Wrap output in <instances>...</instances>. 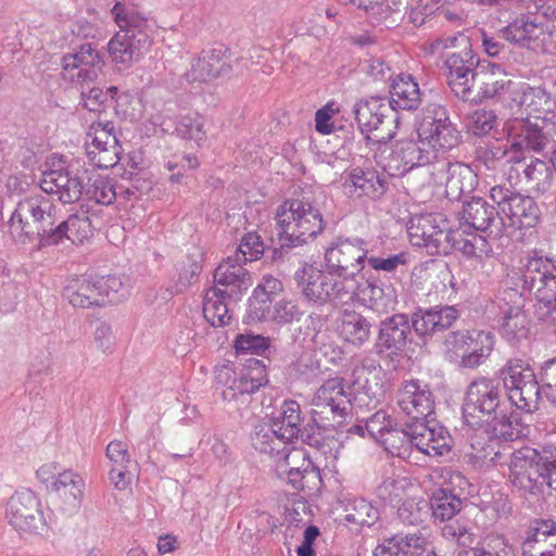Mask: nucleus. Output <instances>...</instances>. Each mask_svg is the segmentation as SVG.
Returning <instances> with one entry per match:
<instances>
[{"mask_svg":"<svg viewBox=\"0 0 556 556\" xmlns=\"http://www.w3.org/2000/svg\"><path fill=\"white\" fill-rule=\"evenodd\" d=\"M59 212L47 195L25 197L10 216L9 232L13 240L23 244L37 241V249L60 244L64 239L81 244L92 235L91 220L85 213L61 219Z\"/></svg>","mask_w":556,"mask_h":556,"instance_id":"nucleus-1","label":"nucleus"},{"mask_svg":"<svg viewBox=\"0 0 556 556\" xmlns=\"http://www.w3.org/2000/svg\"><path fill=\"white\" fill-rule=\"evenodd\" d=\"M119 27L108 43L112 62L121 68H129L139 61L152 43L149 20L132 5L117 1L111 10Z\"/></svg>","mask_w":556,"mask_h":556,"instance_id":"nucleus-2","label":"nucleus"},{"mask_svg":"<svg viewBox=\"0 0 556 556\" xmlns=\"http://www.w3.org/2000/svg\"><path fill=\"white\" fill-rule=\"evenodd\" d=\"M281 248H294L314 240L325 229L320 208L312 191H302L285 201L275 216Z\"/></svg>","mask_w":556,"mask_h":556,"instance_id":"nucleus-3","label":"nucleus"},{"mask_svg":"<svg viewBox=\"0 0 556 556\" xmlns=\"http://www.w3.org/2000/svg\"><path fill=\"white\" fill-rule=\"evenodd\" d=\"M508 465V480L522 496L547 498L552 493L555 459L538 450L522 446L515 450Z\"/></svg>","mask_w":556,"mask_h":556,"instance_id":"nucleus-4","label":"nucleus"},{"mask_svg":"<svg viewBox=\"0 0 556 556\" xmlns=\"http://www.w3.org/2000/svg\"><path fill=\"white\" fill-rule=\"evenodd\" d=\"M522 288L534 295L533 314L538 320L556 325V257L528 258L522 276Z\"/></svg>","mask_w":556,"mask_h":556,"instance_id":"nucleus-5","label":"nucleus"},{"mask_svg":"<svg viewBox=\"0 0 556 556\" xmlns=\"http://www.w3.org/2000/svg\"><path fill=\"white\" fill-rule=\"evenodd\" d=\"M509 401L521 410L539 409L541 384L528 361L511 357L498 369L497 377Z\"/></svg>","mask_w":556,"mask_h":556,"instance_id":"nucleus-6","label":"nucleus"},{"mask_svg":"<svg viewBox=\"0 0 556 556\" xmlns=\"http://www.w3.org/2000/svg\"><path fill=\"white\" fill-rule=\"evenodd\" d=\"M503 391L495 377L479 376L468 384L464 403L463 418L471 428H483L485 421L503 409Z\"/></svg>","mask_w":556,"mask_h":556,"instance_id":"nucleus-7","label":"nucleus"},{"mask_svg":"<svg viewBox=\"0 0 556 556\" xmlns=\"http://www.w3.org/2000/svg\"><path fill=\"white\" fill-rule=\"evenodd\" d=\"M435 154L424 141L401 139L380 146L375 160L392 177L404 176L415 166L429 163Z\"/></svg>","mask_w":556,"mask_h":556,"instance_id":"nucleus-8","label":"nucleus"},{"mask_svg":"<svg viewBox=\"0 0 556 556\" xmlns=\"http://www.w3.org/2000/svg\"><path fill=\"white\" fill-rule=\"evenodd\" d=\"M368 253L369 245L365 239L338 236L326 248L324 260L330 274L348 279L364 269Z\"/></svg>","mask_w":556,"mask_h":556,"instance_id":"nucleus-9","label":"nucleus"},{"mask_svg":"<svg viewBox=\"0 0 556 556\" xmlns=\"http://www.w3.org/2000/svg\"><path fill=\"white\" fill-rule=\"evenodd\" d=\"M490 198L513 228H533L542 219V210L533 197L522 194L506 185L493 186Z\"/></svg>","mask_w":556,"mask_h":556,"instance_id":"nucleus-10","label":"nucleus"},{"mask_svg":"<svg viewBox=\"0 0 556 556\" xmlns=\"http://www.w3.org/2000/svg\"><path fill=\"white\" fill-rule=\"evenodd\" d=\"M407 233L413 245L425 248L429 255H448L451 229L441 214H414L408 222Z\"/></svg>","mask_w":556,"mask_h":556,"instance_id":"nucleus-11","label":"nucleus"},{"mask_svg":"<svg viewBox=\"0 0 556 556\" xmlns=\"http://www.w3.org/2000/svg\"><path fill=\"white\" fill-rule=\"evenodd\" d=\"M5 517L18 532L38 534L47 528L41 501L29 489L16 491L9 498Z\"/></svg>","mask_w":556,"mask_h":556,"instance_id":"nucleus-12","label":"nucleus"},{"mask_svg":"<svg viewBox=\"0 0 556 556\" xmlns=\"http://www.w3.org/2000/svg\"><path fill=\"white\" fill-rule=\"evenodd\" d=\"M333 276L328 269L323 271L309 266L296 271L295 280L303 299L309 304L321 306L333 300H342L349 293L344 282Z\"/></svg>","mask_w":556,"mask_h":556,"instance_id":"nucleus-13","label":"nucleus"},{"mask_svg":"<svg viewBox=\"0 0 556 556\" xmlns=\"http://www.w3.org/2000/svg\"><path fill=\"white\" fill-rule=\"evenodd\" d=\"M351 401L344 390V380L340 377L327 379L315 392L312 399V415L314 422H342L350 408Z\"/></svg>","mask_w":556,"mask_h":556,"instance_id":"nucleus-14","label":"nucleus"},{"mask_svg":"<svg viewBox=\"0 0 556 556\" xmlns=\"http://www.w3.org/2000/svg\"><path fill=\"white\" fill-rule=\"evenodd\" d=\"M553 124H549L548 112L543 115H528L526 118H516L509 128L511 142L520 144L521 160L525 150L543 151L553 141Z\"/></svg>","mask_w":556,"mask_h":556,"instance_id":"nucleus-15","label":"nucleus"},{"mask_svg":"<svg viewBox=\"0 0 556 556\" xmlns=\"http://www.w3.org/2000/svg\"><path fill=\"white\" fill-rule=\"evenodd\" d=\"M514 83L508 78L501 65L481 62L477 72L470 78V99L464 101H502L510 92Z\"/></svg>","mask_w":556,"mask_h":556,"instance_id":"nucleus-16","label":"nucleus"},{"mask_svg":"<svg viewBox=\"0 0 556 556\" xmlns=\"http://www.w3.org/2000/svg\"><path fill=\"white\" fill-rule=\"evenodd\" d=\"M410 334L409 316L406 314H394L387 317L379 324L378 334L375 340V352L381 358L396 361L403 353L409 341Z\"/></svg>","mask_w":556,"mask_h":556,"instance_id":"nucleus-17","label":"nucleus"},{"mask_svg":"<svg viewBox=\"0 0 556 556\" xmlns=\"http://www.w3.org/2000/svg\"><path fill=\"white\" fill-rule=\"evenodd\" d=\"M104 55L91 42L83 43L62 58L63 76L73 83H90L102 73Z\"/></svg>","mask_w":556,"mask_h":556,"instance_id":"nucleus-18","label":"nucleus"},{"mask_svg":"<svg viewBox=\"0 0 556 556\" xmlns=\"http://www.w3.org/2000/svg\"><path fill=\"white\" fill-rule=\"evenodd\" d=\"M396 404L409 422L427 420L434 412V395L428 383L412 379L399 388Z\"/></svg>","mask_w":556,"mask_h":556,"instance_id":"nucleus-19","label":"nucleus"},{"mask_svg":"<svg viewBox=\"0 0 556 556\" xmlns=\"http://www.w3.org/2000/svg\"><path fill=\"white\" fill-rule=\"evenodd\" d=\"M229 49L218 43L208 49H203L192 60L190 68L184 74V79L192 84L212 81L220 76H227L232 72V66L227 62Z\"/></svg>","mask_w":556,"mask_h":556,"instance_id":"nucleus-20","label":"nucleus"},{"mask_svg":"<svg viewBox=\"0 0 556 556\" xmlns=\"http://www.w3.org/2000/svg\"><path fill=\"white\" fill-rule=\"evenodd\" d=\"M476 161L483 166L485 170L491 172L493 176L497 173L507 174V179L511 181L513 173L519 175L516 165H522L520 144L511 142L489 143L476 149Z\"/></svg>","mask_w":556,"mask_h":556,"instance_id":"nucleus-21","label":"nucleus"},{"mask_svg":"<svg viewBox=\"0 0 556 556\" xmlns=\"http://www.w3.org/2000/svg\"><path fill=\"white\" fill-rule=\"evenodd\" d=\"M87 137L91 139L87 148L89 159L100 168H110L119 162L122 146L114 132L112 122L92 123Z\"/></svg>","mask_w":556,"mask_h":556,"instance_id":"nucleus-22","label":"nucleus"},{"mask_svg":"<svg viewBox=\"0 0 556 556\" xmlns=\"http://www.w3.org/2000/svg\"><path fill=\"white\" fill-rule=\"evenodd\" d=\"M481 62L479 56L467 45L458 52L446 55L444 61L447 84L452 91L462 100L470 99V78Z\"/></svg>","mask_w":556,"mask_h":556,"instance_id":"nucleus-23","label":"nucleus"},{"mask_svg":"<svg viewBox=\"0 0 556 556\" xmlns=\"http://www.w3.org/2000/svg\"><path fill=\"white\" fill-rule=\"evenodd\" d=\"M458 317L457 308L450 305L417 307L409 317L410 331L427 343L435 333L452 327Z\"/></svg>","mask_w":556,"mask_h":556,"instance_id":"nucleus-24","label":"nucleus"},{"mask_svg":"<svg viewBox=\"0 0 556 556\" xmlns=\"http://www.w3.org/2000/svg\"><path fill=\"white\" fill-rule=\"evenodd\" d=\"M498 206L490 204L485 199L472 197L465 201L462 210V226H467L477 231L490 235L502 236L504 230V217L501 215Z\"/></svg>","mask_w":556,"mask_h":556,"instance_id":"nucleus-25","label":"nucleus"},{"mask_svg":"<svg viewBox=\"0 0 556 556\" xmlns=\"http://www.w3.org/2000/svg\"><path fill=\"white\" fill-rule=\"evenodd\" d=\"M343 188L354 199H380L389 189V181L375 168L352 165L344 178Z\"/></svg>","mask_w":556,"mask_h":556,"instance_id":"nucleus-26","label":"nucleus"},{"mask_svg":"<svg viewBox=\"0 0 556 556\" xmlns=\"http://www.w3.org/2000/svg\"><path fill=\"white\" fill-rule=\"evenodd\" d=\"M40 189L47 194L58 195L64 204L77 202L84 194L85 181L68 168L45 170L40 178Z\"/></svg>","mask_w":556,"mask_h":556,"instance_id":"nucleus-27","label":"nucleus"},{"mask_svg":"<svg viewBox=\"0 0 556 556\" xmlns=\"http://www.w3.org/2000/svg\"><path fill=\"white\" fill-rule=\"evenodd\" d=\"M252 285L251 275L241 264V257L236 255L224 260L215 269L214 286L227 290L229 300L237 301L243 291Z\"/></svg>","mask_w":556,"mask_h":556,"instance_id":"nucleus-28","label":"nucleus"},{"mask_svg":"<svg viewBox=\"0 0 556 556\" xmlns=\"http://www.w3.org/2000/svg\"><path fill=\"white\" fill-rule=\"evenodd\" d=\"M428 538L424 532H397L384 538L374 549L372 556H422L427 551Z\"/></svg>","mask_w":556,"mask_h":556,"instance_id":"nucleus-29","label":"nucleus"},{"mask_svg":"<svg viewBox=\"0 0 556 556\" xmlns=\"http://www.w3.org/2000/svg\"><path fill=\"white\" fill-rule=\"evenodd\" d=\"M363 304L377 312L387 314L394 311L397 304V292L394 286L384 279L370 277L359 287Z\"/></svg>","mask_w":556,"mask_h":556,"instance_id":"nucleus-30","label":"nucleus"},{"mask_svg":"<svg viewBox=\"0 0 556 556\" xmlns=\"http://www.w3.org/2000/svg\"><path fill=\"white\" fill-rule=\"evenodd\" d=\"M281 431L271 422H261L255 426L251 435V442L255 450L268 455H282L287 465H290V458L302 456L300 451L287 453L289 440L280 437Z\"/></svg>","mask_w":556,"mask_h":556,"instance_id":"nucleus-31","label":"nucleus"},{"mask_svg":"<svg viewBox=\"0 0 556 556\" xmlns=\"http://www.w3.org/2000/svg\"><path fill=\"white\" fill-rule=\"evenodd\" d=\"M546 26L540 21L531 20L529 16L516 18L513 23L502 29L503 37L510 42L539 52L541 41Z\"/></svg>","mask_w":556,"mask_h":556,"instance_id":"nucleus-32","label":"nucleus"},{"mask_svg":"<svg viewBox=\"0 0 556 556\" xmlns=\"http://www.w3.org/2000/svg\"><path fill=\"white\" fill-rule=\"evenodd\" d=\"M556 552V521L534 519L525 532L521 542L522 553Z\"/></svg>","mask_w":556,"mask_h":556,"instance_id":"nucleus-33","label":"nucleus"},{"mask_svg":"<svg viewBox=\"0 0 556 556\" xmlns=\"http://www.w3.org/2000/svg\"><path fill=\"white\" fill-rule=\"evenodd\" d=\"M63 295L74 307L102 306L97 277L81 275L71 278L64 287Z\"/></svg>","mask_w":556,"mask_h":556,"instance_id":"nucleus-34","label":"nucleus"},{"mask_svg":"<svg viewBox=\"0 0 556 556\" xmlns=\"http://www.w3.org/2000/svg\"><path fill=\"white\" fill-rule=\"evenodd\" d=\"M445 172L448 174L445 184L446 197L454 201L460 200L464 195L470 194L478 185V175L473 169L464 163H446Z\"/></svg>","mask_w":556,"mask_h":556,"instance_id":"nucleus-35","label":"nucleus"},{"mask_svg":"<svg viewBox=\"0 0 556 556\" xmlns=\"http://www.w3.org/2000/svg\"><path fill=\"white\" fill-rule=\"evenodd\" d=\"M84 486L83 478L73 470L59 472L56 479L52 482V491L63 503L62 509L67 513H72L80 506Z\"/></svg>","mask_w":556,"mask_h":556,"instance_id":"nucleus-36","label":"nucleus"},{"mask_svg":"<svg viewBox=\"0 0 556 556\" xmlns=\"http://www.w3.org/2000/svg\"><path fill=\"white\" fill-rule=\"evenodd\" d=\"M516 167L519 169V175L516 174V176L530 192L544 194L552 187L554 173L546 162L531 159L527 163L523 156L522 165H516Z\"/></svg>","mask_w":556,"mask_h":556,"instance_id":"nucleus-37","label":"nucleus"},{"mask_svg":"<svg viewBox=\"0 0 556 556\" xmlns=\"http://www.w3.org/2000/svg\"><path fill=\"white\" fill-rule=\"evenodd\" d=\"M484 432L490 441L513 442L526 435L525 427L517 414H506L503 409L484 424Z\"/></svg>","mask_w":556,"mask_h":556,"instance_id":"nucleus-38","label":"nucleus"},{"mask_svg":"<svg viewBox=\"0 0 556 556\" xmlns=\"http://www.w3.org/2000/svg\"><path fill=\"white\" fill-rule=\"evenodd\" d=\"M408 0H367L362 7L371 24L391 28L404 17Z\"/></svg>","mask_w":556,"mask_h":556,"instance_id":"nucleus-39","label":"nucleus"},{"mask_svg":"<svg viewBox=\"0 0 556 556\" xmlns=\"http://www.w3.org/2000/svg\"><path fill=\"white\" fill-rule=\"evenodd\" d=\"M390 106L393 110H416L421 102L418 84L409 74L397 75L390 86Z\"/></svg>","mask_w":556,"mask_h":556,"instance_id":"nucleus-40","label":"nucleus"},{"mask_svg":"<svg viewBox=\"0 0 556 556\" xmlns=\"http://www.w3.org/2000/svg\"><path fill=\"white\" fill-rule=\"evenodd\" d=\"M371 323L355 311H345L340 326V334L345 342L362 348L371 337Z\"/></svg>","mask_w":556,"mask_h":556,"instance_id":"nucleus-41","label":"nucleus"},{"mask_svg":"<svg viewBox=\"0 0 556 556\" xmlns=\"http://www.w3.org/2000/svg\"><path fill=\"white\" fill-rule=\"evenodd\" d=\"M227 290L219 287H211L204 296L203 315L213 327H222L229 324L231 315L228 308Z\"/></svg>","mask_w":556,"mask_h":556,"instance_id":"nucleus-42","label":"nucleus"},{"mask_svg":"<svg viewBox=\"0 0 556 556\" xmlns=\"http://www.w3.org/2000/svg\"><path fill=\"white\" fill-rule=\"evenodd\" d=\"M388 108L379 99L359 101L354 105L353 112L362 134L377 130L383 124Z\"/></svg>","mask_w":556,"mask_h":556,"instance_id":"nucleus-43","label":"nucleus"},{"mask_svg":"<svg viewBox=\"0 0 556 556\" xmlns=\"http://www.w3.org/2000/svg\"><path fill=\"white\" fill-rule=\"evenodd\" d=\"M446 165L441 162L425 163L413 167L403 177H405L406 188L414 194L422 192L438 182L437 173H444Z\"/></svg>","mask_w":556,"mask_h":556,"instance_id":"nucleus-44","label":"nucleus"},{"mask_svg":"<svg viewBox=\"0 0 556 556\" xmlns=\"http://www.w3.org/2000/svg\"><path fill=\"white\" fill-rule=\"evenodd\" d=\"M428 504L434 520L450 521L458 515L463 508V500L451 490L438 489L433 492Z\"/></svg>","mask_w":556,"mask_h":556,"instance_id":"nucleus-45","label":"nucleus"},{"mask_svg":"<svg viewBox=\"0 0 556 556\" xmlns=\"http://www.w3.org/2000/svg\"><path fill=\"white\" fill-rule=\"evenodd\" d=\"M217 383L225 384L227 388L223 390L222 396L225 401H236L238 395L252 394L260 388L251 383L247 374L241 371L237 377L236 372L229 367H223L216 375Z\"/></svg>","mask_w":556,"mask_h":556,"instance_id":"nucleus-46","label":"nucleus"},{"mask_svg":"<svg viewBox=\"0 0 556 556\" xmlns=\"http://www.w3.org/2000/svg\"><path fill=\"white\" fill-rule=\"evenodd\" d=\"M302 421L300 404L290 400L282 403L279 416L273 420V424L281 431L280 437L290 442L299 434Z\"/></svg>","mask_w":556,"mask_h":556,"instance_id":"nucleus-47","label":"nucleus"},{"mask_svg":"<svg viewBox=\"0 0 556 556\" xmlns=\"http://www.w3.org/2000/svg\"><path fill=\"white\" fill-rule=\"evenodd\" d=\"M502 336L515 345L528 337V318L520 307H510L504 316Z\"/></svg>","mask_w":556,"mask_h":556,"instance_id":"nucleus-48","label":"nucleus"},{"mask_svg":"<svg viewBox=\"0 0 556 556\" xmlns=\"http://www.w3.org/2000/svg\"><path fill=\"white\" fill-rule=\"evenodd\" d=\"M84 194L87 200L102 205L112 204L117 197L113 180L100 175L88 177Z\"/></svg>","mask_w":556,"mask_h":556,"instance_id":"nucleus-49","label":"nucleus"},{"mask_svg":"<svg viewBox=\"0 0 556 556\" xmlns=\"http://www.w3.org/2000/svg\"><path fill=\"white\" fill-rule=\"evenodd\" d=\"M441 534L444 539L455 541L459 546L468 547L476 542V534L469 520L463 518H452L450 521H443Z\"/></svg>","mask_w":556,"mask_h":556,"instance_id":"nucleus-50","label":"nucleus"},{"mask_svg":"<svg viewBox=\"0 0 556 556\" xmlns=\"http://www.w3.org/2000/svg\"><path fill=\"white\" fill-rule=\"evenodd\" d=\"M450 241L453 244L452 253L456 251L466 257H480L486 248V240L482 236L471 233L464 237L458 230L451 229Z\"/></svg>","mask_w":556,"mask_h":556,"instance_id":"nucleus-51","label":"nucleus"},{"mask_svg":"<svg viewBox=\"0 0 556 556\" xmlns=\"http://www.w3.org/2000/svg\"><path fill=\"white\" fill-rule=\"evenodd\" d=\"M345 516L346 521L361 527L374 526L380 517L379 509L365 498L353 500Z\"/></svg>","mask_w":556,"mask_h":556,"instance_id":"nucleus-52","label":"nucleus"},{"mask_svg":"<svg viewBox=\"0 0 556 556\" xmlns=\"http://www.w3.org/2000/svg\"><path fill=\"white\" fill-rule=\"evenodd\" d=\"M435 149L451 150L460 142V134L452 122L430 128L427 135L422 136Z\"/></svg>","mask_w":556,"mask_h":556,"instance_id":"nucleus-53","label":"nucleus"},{"mask_svg":"<svg viewBox=\"0 0 556 556\" xmlns=\"http://www.w3.org/2000/svg\"><path fill=\"white\" fill-rule=\"evenodd\" d=\"M117 87H109L105 90L100 87L83 88L80 92L84 106L90 112H102L109 103H113L117 94Z\"/></svg>","mask_w":556,"mask_h":556,"instance_id":"nucleus-54","label":"nucleus"},{"mask_svg":"<svg viewBox=\"0 0 556 556\" xmlns=\"http://www.w3.org/2000/svg\"><path fill=\"white\" fill-rule=\"evenodd\" d=\"M408 261V253L406 252L376 254L374 248H369L368 257H366V262L374 270L386 273L396 271L400 266L407 265Z\"/></svg>","mask_w":556,"mask_h":556,"instance_id":"nucleus-55","label":"nucleus"},{"mask_svg":"<svg viewBox=\"0 0 556 556\" xmlns=\"http://www.w3.org/2000/svg\"><path fill=\"white\" fill-rule=\"evenodd\" d=\"M520 104L534 111L535 115H543L546 111L553 112L552 96L544 87H527L522 92Z\"/></svg>","mask_w":556,"mask_h":556,"instance_id":"nucleus-56","label":"nucleus"},{"mask_svg":"<svg viewBox=\"0 0 556 556\" xmlns=\"http://www.w3.org/2000/svg\"><path fill=\"white\" fill-rule=\"evenodd\" d=\"M437 427L438 425L430 418L412 422L410 445L424 454L429 453V445L434 440Z\"/></svg>","mask_w":556,"mask_h":556,"instance_id":"nucleus-57","label":"nucleus"},{"mask_svg":"<svg viewBox=\"0 0 556 556\" xmlns=\"http://www.w3.org/2000/svg\"><path fill=\"white\" fill-rule=\"evenodd\" d=\"M177 270L178 277L175 283V289L177 293H181L198 280V277L202 271L201 260L188 256L178 264Z\"/></svg>","mask_w":556,"mask_h":556,"instance_id":"nucleus-58","label":"nucleus"},{"mask_svg":"<svg viewBox=\"0 0 556 556\" xmlns=\"http://www.w3.org/2000/svg\"><path fill=\"white\" fill-rule=\"evenodd\" d=\"M451 122L445 106L438 103H430L424 111V117L418 129V137H422L430 131V128H437L439 125H445Z\"/></svg>","mask_w":556,"mask_h":556,"instance_id":"nucleus-59","label":"nucleus"},{"mask_svg":"<svg viewBox=\"0 0 556 556\" xmlns=\"http://www.w3.org/2000/svg\"><path fill=\"white\" fill-rule=\"evenodd\" d=\"M469 45V38L464 36L462 33L448 36H440L434 39L428 40L422 45V51L427 55L440 54L446 49L455 48L457 46L466 47Z\"/></svg>","mask_w":556,"mask_h":556,"instance_id":"nucleus-60","label":"nucleus"},{"mask_svg":"<svg viewBox=\"0 0 556 556\" xmlns=\"http://www.w3.org/2000/svg\"><path fill=\"white\" fill-rule=\"evenodd\" d=\"M428 514L427 502L407 500L397 509V516L403 523L416 526L421 523Z\"/></svg>","mask_w":556,"mask_h":556,"instance_id":"nucleus-61","label":"nucleus"},{"mask_svg":"<svg viewBox=\"0 0 556 556\" xmlns=\"http://www.w3.org/2000/svg\"><path fill=\"white\" fill-rule=\"evenodd\" d=\"M273 300L271 296L255 288L252 296L249 299L248 317L252 321H261L269 317Z\"/></svg>","mask_w":556,"mask_h":556,"instance_id":"nucleus-62","label":"nucleus"},{"mask_svg":"<svg viewBox=\"0 0 556 556\" xmlns=\"http://www.w3.org/2000/svg\"><path fill=\"white\" fill-rule=\"evenodd\" d=\"M541 392L556 403V357L545 361L539 370Z\"/></svg>","mask_w":556,"mask_h":556,"instance_id":"nucleus-63","label":"nucleus"},{"mask_svg":"<svg viewBox=\"0 0 556 556\" xmlns=\"http://www.w3.org/2000/svg\"><path fill=\"white\" fill-rule=\"evenodd\" d=\"M496 124L493 111L477 110L468 117V129L478 137L486 135Z\"/></svg>","mask_w":556,"mask_h":556,"instance_id":"nucleus-64","label":"nucleus"}]
</instances>
